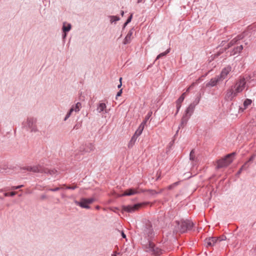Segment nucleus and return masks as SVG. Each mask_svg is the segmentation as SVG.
I'll list each match as a JSON object with an SVG mask.
<instances>
[{"mask_svg": "<svg viewBox=\"0 0 256 256\" xmlns=\"http://www.w3.org/2000/svg\"><path fill=\"white\" fill-rule=\"evenodd\" d=\"M200 100V98H198L197 100H196L195 102L190 104L187 108L185 111L184 114L182 117L181 122L178 126V130L180 128V127H183L186 124L188 120L194 112L195 106L199 103Z\"/></svg>", "mask_w": 256, "mask_h": 256, "instance_id": "f257e3e1", "label": "nucleus"}, {"mask_svg": "<svg viewBox=\"0 0 256 256\" xmlns=\"http://www.w3.org/2000/svg\"><path fill=\"white\" fill-rule=\"evenodd\" d=\"M37 120L34 117H28L26 122H24L22 124V127L28 130L31 132H36L38 131L36 126Z\"/></svg>", "mask_w": 256, "mask_h": 256, "instance_id": "f03ea898", "label": "nucleus"}, {"mask_svg": "<svg viewBox=\"0 0 256 256\" xmlns=\"http://www.w3.org/2000/svg\"><path fill=\"white\" fill-rule=\"evenodd\" d=\"M236 152H234L227 154L224 158L218 160L217 161L216 168H220L228 166L234 160V156H235Z\"/></svg>", "mask_w": 256, "mask_h": 256, "instance_id": "7ed1b4c3", "label": "nucleus"}, {"mask_svg": "<svg viewBox=\"0 0 256 256\" xmlns=\"http://www.w3.org/2000/svg\"><path fill=\"white\" fill-rule=\"evenodd\" d=\"M178 228L180 232L183 233L187 232L188 230H191L194 226V223L188 220H181L176 222Z\"/></svg>", "mask_w": 256, "mask_h": 256, "instance_id": "20e7f679", "label": "nucleus"}, {"mask_svg": "<svg viewBox=\"0 0 256 256\" xmlns=\"http://www.w3.org/2000/svg\"><path fill=\"white\" fill-rule=\"evenodd\" d=\"M94 200L95 199L93 198H82L80 201L75 200L74 201V202L77 206H78L82 208L89 209L90 208L89 204H92L93 202H94Z\"/></svg>", "mask_w": 256, "mask_h": 256, "instance_id": "39448f33", "label": "nucleus"}, {"mask_svg": "<svg viewBox=\"0 0 256 256\" xmlns=\"http://www.w3.org/2000/svg\"><path fill=\"white\" fill-rule=\"evenodd\" d=\"M246 84V80L244 78H240L238 80L234 85L232 86L237 94L242 92Z\"/></svg>", "mask_w": 256, "mask_h": 256, "instance_id": "423d86ee", "label": "nucleus"}, {"mask_svg": "<svg viewBox=\"0 0 256 256\" xmlns=\"http://www.w3.org/2000/svg\"><path fill=\"white\" fill-rule=\"evenodd\" d=\"M20 169L35 173H44V166L41 164H37L33 166H26Z\"/></svg>", "mask_w": 256, "mask_h": 256, "instance_id": "0eeeda50", "label": "nucleus"}, {"mask_svg": "<svg viewBox=\"0 0 256 256\" xmlns=\"http://www.w3.org/2000/svg\"><path fill=\"white\" fill-rule=\"evenodd\" d=\"M146 250L152 252L155 256H159L162 252V249L156 246L154 243L150 242H149L148 246Z\"/></svg>", "mask_w": 256, "mask_h": 256, "instance_id": "6e6552de", "label": "nucleus"}, {"mask_svg": "<svg viewBox=\"0 0 256 256\" xmlns=\"http://www.w3.org/2000/svg\"><path fill=\"white\" fill-rule=\"evenodd\" d=\"M238 94L234 90L233 86H231L229 88L226 92L224 98L226 100L231 101L235 97L237 96Z\"/></svg>", "mask_w": 256, "mask_h": 256, "instance_id": "1a4fd4ad", "label": "nucleus"}, {"mask_svg": "<svg viewBox=\"0 0 256 256\" xmlns=\"http://www.w3.org/2000/svg\"><path fill=\"white\" fill-rule=\"evenodd\" d=\"M246 32H244L243 34H240L238 36H237L236 37H235L234 38H233L228 44V46L225 48V50H226L227 48H230L232 46H234L236 44H238V42L242 39L244 38V37L246 36Z\"/></svg>", "mask_w": 256, "mask_h": 256, "instance_id": "9d476101", "label": "nucleus"}, {"mask_svg": "<svg viewBox=\"0 0 256 256\" xmlns=\"http://www.w3.org/2000/svg\"><path fill=\"white\" fill-rule=\"evenodd\" d=\"M142 204H136L134 205L124 206H122V210L128 212H133L138 210Z\"/></svg>", "mask_w": 256, "mask_h": 256, "instance_id": "9b49d317", "label": "nucleus"}, {"mask_svg": "<svg viewBox=\"0 0 256 256\" xmlns=\"http://www.w3.org/2000/svg\"><path fill=\"white\" fill-rule=\"evenodd\" d=\"M222 240H218L216 237H209L204 240V245L207 247H212L214 246L218 242H220Z\"/></svg>", "mask_w": 256, "mask_h": 256, "instance_id": "f8f14e48", "label": "nucleus"}, {"mask_svg": "<svg viewBox=\"0 0 256 256\" xmlns=\"http://www.w3.org/2000/svg\"><path fill=\"white\" fill-rule=\"evenodd\" d=\"M144 192V191L143 190H139L138 188H129L128 190H126L122 194L121 196H130L138 194H140V192Z\"/></svg>", "mask_w": 256, "mask_h": 256, "instance_id": "ddd939ff", "label": "nucleus"}, {"mask_svg": "<svg viewBox=\"0 0 256 256\" xmlns=\"http://www.w3.org/2000/svg\"><path fill=\"white\" fill-rule=\"evenodd\" d=\"M96 111L99 114H107L109 110L106 108V104L104 102H100L97 105Z\"/></svg>", "mask_w": 256, "mask_h": 256, "instance_id": "4468645a", "label": "nucleus"}, {"mask_svg": "<svg viewBox=\"0 0 256 256\" xmlns=\"http://www.w3.org/2000/svg\"><path fill=\"white\" fill-rule=\"evenodd\" d=\"M95 148L94 146L92 143L86 144L84 146H82L80 148V150L81 152H89L94 150Z\"/></svg>", "mask_w": 256, "mask_h": 256, "instance_id": "2eb2a0df", "label": "nucleus"}, {"mask_svg": "<svg viewBox=\"0 0 256 256\" xmlns=\"http://www.w3.org/2000/svg\"><path fill=\"white\" fill-rule=\"evenodd\" d=\"M144 232V234L147 236L148 238H152L154 234L152 225L150 224H146Z\"/></svg>", "mask_w": 256, "mask_h": 256, "instance_id": "dca6fc26", "label": "nucleus"}, {"mask_svg": "<svg viewBox=\"0 0 256 256\" xmlns=\"http://www.w3.org/2000/svg\"><path fill=\"white\" fill-rule=\"evenodd\" d=\"M243 50V46L242 44L237 46L234 48L230 52V56H234L239 54Z\"/></svg>", "mask_w": 256, "mask_h": 256, "instance_id": "f3484780", "label": "nucleus"}, {"mask_svg": "<svg viewBox=\"0 0 256 256\" xmlns=\"http://www.w3.org/2000/svg\"><path fill=\"white\" fill-rule=\"evenodd\" d=\"M221 80L219 78V76L212 78L206 84V87L214 86H216L217 83Z\"/></svg>", "mask_w": 256, "mask_h": 256, "instance_id": "a211bd4d", "label": "nucleus"}, {"mask_svg": "<svg viewBox=\"0 0 256 256\" xmlns=\"http://www.w3.org/2000/svg\"><path fill=\"white\" fill-rule=\"evenodd\" d=\"M132 34H133V30L132 29L129 30V32L127 34L126 36L125 37V38L124 40L123 44H128L131 42L132 40Z\"/></svg>", "mask_w": 256, "mask_h": 256, "instance_id": "6ab92c4d", "label": "nucleus"}, {"mask_svg": "<svg viewBox=\"0 0 256 256\" xmlns=\"http://www.w3.org/2000/svg\"><path fill=\"white\" fill-rule=\"evenodd\" d=\"M230 67H227L224 68L221 72L220 76H219L220 79H224L226 78V76L228 75V74L229 73V72L230 71Z\"/></svg>", "mask_w": 256, "mask_h": 256, "instance_id": "aec40b11", "label": "nucleus"}, {"mask_svg": "<svg viewBox=\"0 0 256 256\" xmlns=\"http://www.w3.org/2000/svg\"><path fill=\"white\" fill-rule=\"evenodd\" d=\"M72 29V25L70 23H68L66 22H64L62 26V32H68Z\"/></svg>", "mask_w": 256, "mask_h": 256, "instance_id": "412c9836", "label": "nucleus"}, {"mask_svg": "<svg viewBox=\"0 0 256 256\" xmlns=\"http://www.w3.org/2000/svg\"><path fill=\"white\" fill-rule=\"evenodd\" d=\"M44 173L49 174L52 176L56 175L58 174V171L56 169H48V168H44Z\"/></svg>", "mask_w": 256, "mask_h": 256, "instance_id": "4be33fe9", "label": "nucleus"}, {"mask_svg": "<svg viewBox=\"0 0 256 256\" xmlns=\"http://www.w3.org/2000/svg\"><path fill=\"white\" fill-rule=\"evenodd\" d=\"M82 108V104L80 102H78L75 105H72L70 109L72 110L73 112H78L80 111Z\"/></svg>", "mask_w": 256, "mask_h": 256, "instance_id": "5701e85b", "label": "nucleus"}, {"mask_svg": "<svg viewBox=\"0 0 256 256\" xmlns=\"http://www.w3.org/2000/svg\"><path fill=\"white\" fill-rule=\"evenodd\" d=\"M109 18H110V22L112 24L116 23V22L120 20V18L118 16H109Z\"/></svg>", "mask_w": 256, "mask_h": 256, "instance_id": "b1692460", "label": "nucleus"}, {"mask_svg": "<svg viewBox=\"0 0 256 256\" xmlns=\"http://www.w3.org/2000/svg\"><path fill=\"white\" fill-rule=\"evenodd\" d=\"M252 102V100H251L248 98L246 99L244 102V109L246 108L248 106L251 104Z\"/></svg>", "mask_w": 256, "mask_h": 256, "instance_id": "393cba45", "label": "nucleus"}, {"mask_svg": "<svg viewBox=\"0 0 256 256\" xmlns=\"http://www.w3.org/2000/svg\"><path fill=\"white\" fill-rule=\"evenodd\" d=\"M137 139L136 136H133L129 144H128V148H131L132 146L134 143L136 142V140Z\"/></svg>", "mask_w": 256, "mask_h": 256, "instance_id": "a878e982", "label": "nucleus"}, {"mask_svg": "<svg viewBox=\"0 0 256 256\" xmlns=\"http://www.w3.org/2000/svg\"><path fill=\"white\" fill-rule=\"evenodd\" d=\"M184 95H185V92L183 93L181 95V96L178 99V100L176 101V104H181L182 102L184 101V100L185 98Z\"/></svg>", "mask_w": 256, "mask_h": 256, "instance_id": "bb28decb", "label": "nucleus"}, {"mask_svg": "<svg viewBox=\"0 0 256 256\" xmlns=\"http://www.w3.org/2000/svg\"><path fill=\"white\" fill-rule=\"evenodd\" d=\"M170 49H168L166 52H162V53H160V54H159L157 57H156V60L157 59H158L162 57V56H165L168 53L170 52Z\"/></svg>", "mask_w": 256, "mask_h": 256, "instance_id": "cd10ccee", "label": "nucleus"}, {"mask_svg": "<svg viewBox=\"0 0 256 256\" xmlns=\"http://www.w3.org/2000/svg\"><path fill=\"white\" fill-rule=\"evenodd\" d=\"M72 112H73L72 110L70 108V110H68V112L66 114V115L64 119V120L66 121L70 116L72 114Z\"/></svg>", "mask_w": 256, "mask_h": 256, "instance_id": "c85d7f7f", "label": "nucleus"}, {"mask_svg": "<svg viewBox=\"0 0 256 256\" xmlns=\"http://www.w3.org/2000/svg\"><path fill=\"white\" fill-rule=\"evenodd\" d=\"M247 164V162H246L238 170V171L237 172L236 175V176H238L242 172V170L246 168V165Z\"/></svg>", "mask_w": 256, "mask_h": 256, "instance_id": "c756f323", "label": "nucleus"}, {"mask_svg": "<svg viewBox=\"0 0 256 256\" xmlns=\"http://www.w3.org/2000/svg\"><path fill=\"white\" fill-rule=\"evenodd\" d=\"M142 128H138L134 136H136L138 138V137L142 134Z\"/></svg>", "mask_w": 256, "mask_h": 256, "instance_id": "7c9ffc66", "label": "nucleus"}, {"mask_svg": "<svg viewBox=\"0 0 256 256\" xmlns=\"http://www.w3.org/2000/svg\"><path fill=\"white\" fill-rule=\"evenodd\" d=\"M195 158L194 150H192L190 154V160L194 161Z\"/></svg>", "mask_w": 256, "mask_h": 256, "instance_id": "2f4dec72", "label": "nucleus"}, {"mask_svg": "<svg viewBox=\"0 0 256 256\" xmlns=\"http://www.w3.org/2000/svg\"><path fill=\"white\" fill-rule=\"evenodd\" d=\"M16 192H12L10 193H8V192H5L4 194V196H15L16 194Z\"/></svg>", "mask_w": 256, "mask_h": 256, "instance_id": "473e14b6", "label": "nucleus"}, {"mask_svg": "<svg viewBox=\"0 0 256 256\" xmlns=\"http://www.w3.org/2000/svg\"><path fill=\"white\" fill-rule=\"evenodd\" d=\"M178 184H179V182H176L168 186V190H172L174 188L175 186H177Z\"/></svg>", "mask_w": 256, "mask_h": 256, "instance_id": "72a5a7b5", "label": "nucleus"}, {"mask_svg": "<svg viewBox=\"0 0 256 256\" xmlns=\"http://www.w3.org/2000/svg\"><path fill=\"white\" fill-rule=\"evenodd\" d=\"M62 188L56 187L54 188H50V189H48V190L51 192H56V191H58V190H62Z\"/></svg>", "mask_w": 256, "mask_h": 256, "instance_id": "f704fd0d", "label": "nucleus"}, {"mask_svg": "<svg viewBox=\"0 0 256 256\" xmlns=\"http://www.w3.org/2000/svg\"><path fill=\"white\" fill-rule=\"evenodd\" d=\"M23 186H24V185H20V186H12L11 188V190H16L20 188H22Z\"/></svg>", "mask_w": 256, "mask_h": 256, "instance_id": "c9c22d12", "label": "nucleus"}, {"mask_svg": "<svg viewBox=\"0 0 256 256\" xmlns=\"http://www.w3.org/2000/svg\"><path fill=\"white\" fill-rule=\"evenodd\" d=\"M176 114L178 112L181 108V104H176Z\"/></svg>", "mask_w": 256, "mask_h": 256, "instance_id": "e433bc0d", "label": "nucleus"}, {"mask_svg": "<svg viewBox=\"0 0 256 256\" xmlns=\"http://www.w3.org/2000/svg\"><path fill=\"white\" fill-rule=\"evenodd\" d=\"M76 188H77V186H67L66 187V189L74 190Z\"/></svg>", "mask_w": 256, "mask_h": 256, "instance_id": "4c0bfd02", "label": "nucleus"}, {"mask_svg": "<svg viewBox=\"0 0 256 256\" xmlns=\"http://www.w3.org/2000/svg\"><path fill=\"white\" fill-rule=\"evenodd\" d=\"M132 18V14H131L130 16L127 19L126 21V24H128V23H130L131 22Z\"/></svg>", "mask_w": 256, "mask_h": 256, "instance_id": "58836bf2", "label": "nucleus"}, {"mask_svg": "<svg viewBox=\"0 0 256 256\" xmlns=\"http://www.w3.org/2000/svg\"><path fill=\"white\" fill-rule=\"evenodd\" d=\"M146 123V122L144 120V121L140 124V126H139V127L138 128H142V130H144V124H145Z\"/></svg>", "mask_w": 256, "mask_h": 256, "instance_id": "ea45409f", "label": "nucleus"}, {"mask_svg": "<svg viewBox=\"0 0 256 256\" xmlns=\"http://www.w3.org/2000/svg\"><path fill=\"white\" fill-rule=\"evenodd\" d=\"M152 114V112H149L145 118V121L146 122L147 120L150 117Z\"/></svg>", "mask_w": 256, "mask_h": 256, "instance_id": "a19ab883", "label": "nucleus"}, {"mask_svg": "<svg viewBox=\"0 0 256 256\" xmlns=\"http://www.w3.org/2000/svg\"><path fill=\"white\" fill-rule=\"evenodd\" d=\"M256 157V155L255 154H253L252 156L250 158H249L247 162V164L250 162H252L254 158H255Z\"/></svg>", "mask_w": 256, "mask_h": 256, "instance_id": "79ce46f5", "label": "nucleus"}, {"mask_svg": "<svg viewBox=\"0 0 256 256\" xmlns=\"http://www.w3.org/2000/svg\"><path fill=\"white\" fill-rule=\"evenodd\" d=\"M122 90H120L118 92V93H117V94H116V98H118V96H121V94H122Z\"/></svg>", "mask_w": 256, "mask_h": 256, "instance_id": "37998d69", "label": "nucleus"}, {"mask_svg": "<svg viewBox=\"0 0 256 256\" xmlns=\"http://www.w3.org/2000/svg\"><path fill=\"white\" fill-rule=\"evenodd\" d=\"M68 32H62V37L63 39H65L67 36V34Z\"/></svg>", "mask_w": 256, "mask_h": 256, "instance_id": "c03bdc74", "label": "nucleus"}, {"mask_svg": "<svg viewBox=\"0 0 256 256\" xmlns=\"http://www.w3.org/2000/svg\"><path fill=\"white\" fill-rule=\"evenodd\" d=\"M122 78H120V84L118 86V88H120L122 86Z\"/></svg>", "mask_w": 256, "mask_h": 256, "instance_id": "a18cd8bd", "label": "nucleus"}, {"mask_svg": "<svg viewBox=\"0 0 256 256\" xmlns=\"http://www.w3.org/2000/svg\"><path fill=\"white\" fill-rule=\"evenodd\" d=\"M121 236H122L124 238H126V234L123 231L121 232Z\"/></svg>", "mask_w": 256, "mask_h": 256, "instance_id": "49530a36", "label": "nucleus"}, {"mask_svg": "<svg viewBox=\"0 0 256 256\" xmlns=\"http://www.w3.org/2000/svg\"><path fill=\"white\" fill-rule=\"evenodd\" d=\"M124 11H121V15H122V16H124Z\"/></svg>", "mask_w": 256, "mask_h": 256, "instance_id": "de8ad7c7", "label": "nucleus"}, {"mask_svg": "<svg viewBox=\"0 0 256 256\" xmlns=\"http://www.w3.org/2000/svg\"><path fill=\"white\" fill-rule=\"evenodd\" d=\"M128 24H126V22L124 24L123 28H124Z\"/></svg>", "mask_w": 256, "mask_h": 256, "instance_id": "09e8293b", "label": "nucleus"}, {"mask_svg": "<svg viewBox=\"0 0 256 256\" xmlns=\"http://www.w3.org/2000/svg\"><path fill=\"white\" fill-rule=\"evenodd\" d=\"M142 0H138L137 2L138 3H140V2H142Z\"/></svg>", "mask_w": 256, "mask_h": 256, "instance_id": "8fccbe9b", "label": "nucleus"}, {"mask_svg": "<svg viewBox=\"0 0 256 256\" xmlns=\"http://www.w3.org/2000/svg\"><path fill=\"white\" fill-rule=\"evenodd\" d=\"M160 178V174L158 175V176L156 178V180H158Z\"/></svg>", "mask_w": 256, "mask_h": 256, "instance_id": "3c124183", "label": "nucleus"}, {"mask_svg": "<svg viewBox=\"0 0 256 256\" xmlns=\"http://www.w3.org/2000/svg\"><path fill=\"white\" fill-rule=\"evenodd\" d=\"M46 198V196H42V198Z\"/></svg>", "mask_w": 256, "mask_h": 256, "instance_id": "603ef678", "label": "nucleus"}, {"mask_svg": "<svg viewBox=\"0 0 256 256\" xmlns=\"http://www.w3.org/2000/svg\"><path fill=\"white\" fill-rule=\"evenodd\" d=\"M220 52H218L217 54H216V56H218L220 54Z\"/></svg>", "mask_w": 256, "mask_h": 256, "instance_id": "864d4df0", "label": "nucleus"}, {"mask_svg": "<svg viewBox=\"0 0 256 256\" xmlns=\"http://www.w3.org/2000/svg\"><path fill=\"white\" fill-rule=\"evenodd\" d=\"M190 88H188L187 89L186 92H188V91L190 90Z\"/></svg>", "mask_w": 256, "mask_h": 256, "instance_id": "5fc2aeb1", "label": "nucleus"}, {"mask_svg": "<svg viewBox=\"0 0 256 256\" xmlns=\"http://www.w3.org/2000/svg\"><path fill=\"white\" fill-rule=\"evenodd\" d=\"M96 208L97 209H98V208H100V207H99V206H97L96 207Z\"/></svg>", "mask_w": 256, "mask_h": 256, "instance_id": "6e6d98bb", "label": "nucleus"}, {"mask_svg": "<svg viewBox=\"0 0 256 256\" xmlns=\"http://www.w3.org/2000/svg\"><path fill=\"white\" fill-rule=\"evenodd\" d=\"M2 191H3V190H2H2H0V192H2Z\"/></svg>", "mask_w": 256, "mask_h": 256, "instance_id": "4d7b16f0", "label": "nucleus"}, {"mask_svg": "<svg viewBox=\"0 0 256 256\" xmlns=\"http://www.w3.org/2000/svg\"><path fill=\"white\" fill-rule=\"evenodd\" d=\"M242 110V111H243V110L242 109V108H240V110Z\"/></svg>", "mask_w": 256, "mask_h": 256, "instance_id": "13d9d810", "label": "nucleus"}, {"mask_svg": "<svg viewBox=\"0 0 256 256\" xmlns=\"http://www.w3.org/2000/svg\"><path fill=\"white\" fill-rule=\"evenodd\" d=\"M224 42V41H222V43Z\"/></svg>", "mask_w": 256, "mask_h": 256, "instance_id": "bf43d9fd", "label": "nucleus"}, {"mask_svg": "<svg viewBox=\"0 0 256 256\" xmlns=\"http://www.w3.org/2000/svg\"><path fill=\"white\" fill-rule=\"evenodd\" d=\"M0 199L2 200V198L0 196Z\"/></svg>", "mask_w": 256, "mask_h": 256, "instance_id": "052dcab7", "label": "nucleus"}]
</instances>
